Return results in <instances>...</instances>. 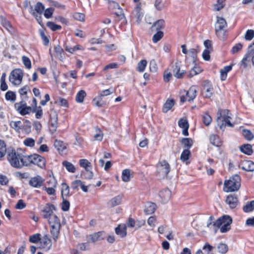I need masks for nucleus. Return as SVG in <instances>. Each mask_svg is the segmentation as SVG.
I'll list each match as a JSON object with an SVG mask.
<instances>
[{"label":"nucleus","mask_w":254,"mask_h":254,"mask_svg":"<svg viewBox=\"0 0 254 254\" xmlns=\"http://www.w3.org/2000/svg\"><path fill=\"white\" fill-rule=\"evenodd\" d=\"M45 180L41 176L37 175L30 178L29 185L35 188H40L43 187Z\"/></svg>","instance_id":"obj_10"},{"label":"nucleus","mask_w":254,"mask_h":254,"mask_svg":"<svg viewBox=\"0 0 254 254\" xmlns=\"http://www.w3.org/2000/svg\"><path fill=\"white\" fill-rule=\"evenodd\" d=\"M62 164L69 172L73 173L75 172V167L71 163L67 161H64Z\"/></svg>","instance_id":"obj_35"},{"label":"nucleus","mask_w":254,"mask_h":254,"mask_svg":"<svg viewBox=\"0 0 254 254\" xmlns=\"http://www.w3.org/2000/svg\"><path fill=\"white\" fill-rule=\"evenodd\" d=\"M202 121L206 126H209L212 122L211 116L207 113H204L202 115Z\"/></svg>","instance_id":"obj_54"},{"label":"nucleus","mask_w":254,"mask_h":254,"mask_svg":"<svg viewBox=\"0 0 254 254\" xmlns=\"http://www.w3.org/2000/svg\"><path fill=\"white\" fill-rule=\"evenodd\" d=\"M213 88L211 86H206L204 88L203 95L205 98H210L212 95Z\"/></svg>","instance_id":"obj_49"},{"label":"nucleus","mask_w":254,"mask_h":254,"mask_svg":"<svg viewBox=\"0 0 254 254\" xmlns=\"http://www.w3.org/2000/svg\"><path fill=\"white\" fill-rule=\"evenodd\" d=\"M41 235L40 234L36 233L29 237V241L32 243L37 244L40 242Z\"/></svg>","instance_id":"obj_48"},{"label":"nucleus","mask_w":254,"mask_h":254,"mask_svg":"<svg viewBox=\"0 0 254 254\" xmlns=\"http://www.w3.org/2000/svg\"><path fill=\"white\" fill-rule=\"evenodd\" d=\"M243 48V45L240 43L235 44L232 48L231 52L232 54H235L240 51Z\"/></svg>","instance_id":"obj_60"},{"label":"nucleus","mask_w":254,"mask_h":254,"mask_svg":"<svg viewBox=\"0 0 254 254\" xmlns=\"http://www.w3.org/2000/svg\"><path fill=\"white\" fill-rule=\"evenodd\" d=\"M54 146L59 151H63L66 149V145L65 143L61 140H56L54 143Z\"/></svg>","instance_id":"obj_44"},{"label":"nucleus","mask_w":254,"mask_h":254,"mask_svg":"<svg viewBox=\"0 0 254 254\" xmlns=\"http://www.w3.org/2000/svg\"><path fill=\"white\" fill-rule=\"evenodd\" d=\"M10 126L17 132H20V129L22 128L23 127L22 123L20 121H11L10 123Z\"/></svg>","instance_id":"obj_40"},{"label":"nucleus","mask_w":254,"mask_h":254,"mask_svg":"<svg viewBox=\"0 0 254 254\" xmlns=\"http://www.w3.org/2000/svg\"><path fill=\"white\" fill-rule=\"evenodd\" d=\"M224 190L226 192L237 191L241 186V178L237 175L232 176L224 183Z\"/></svg>","instance_id":"obj_3"},{"label":"nucleus","mask_w":254,"mask_h":254,"mask_svg":"<svg viewBox=\"0 0 254 254\" xmlns=\"http://www.w3.org/2000/svg\"><path fill=\"white\" fill-rule=\"evenodd\" d=\"M23 72L20 68H15L12 70L9 76V79H22Z\"/></svg>","instance_id":"obj_16"},{"label":"nucleus","mask_w":254,"mask_h":254,"mask_svg":"<svg viewBox=\"0 0 254 254\" xmlns=\"http://www.w3.org/2000/svg\"><path fill=\"white\" fill-rule=\"evenodd\" d=\"M190 154V151L188 149H185L182 153L180 157V159L187 165L189 164V162L188 161L189 159Z\"/></svg>","instance_id":"obj_32"},{"label":"nucleus","mask_w":254,"mask_h":254,"mask_svg":"<svg viewBox=\"0 0 254 254\" xmlns=\"http://www.w3.org/2000/svg\"><path fill=\"white\" fill-rule=\"evenodd\" d=\"M47 26L53 31L60 30L62 29V26L61 25H58L52 21L47 22Z\"/></svg>","instance_id":"obj_45"},{"label":"nucleus","mask_w":254,"mask_h":254,"mask_svg":"<svg viewBox=\"0 0 254 254\" xmlns=\"http://www.w3.org/2000/svg\"><path fill=\"white\" fill-rule=\"evenodd\" d=\"M194 66L190 70L189 73L188 74V77L191 78L194 75H195L202 71V69L196 65L195 63H194Z\"/></svg>","instance_id":"obj_31"},{"label":"nucleus","mask_w":254,"mask_h":254,"mask_svg":"<svg viewBox=\"0 0 254 254\" xmlns=\"http://www.w3.org/2000/svg\"><path fill=\"white\" fill-rule=\"evenodd\" d=\"M123 198V195H117L109 200L108 204L113 207L119 205L121 204Z\"/></svg>","instance_id":"obj_25"},{"label":"nucleus","mask_w":254,"mask_h":254,"mask_svg":"<svg viewBox=\"0 0 254 254\" xmlns=\"http://www.w3.org/2000/svg\"><path fill=\"white\" fill-rule=\"evenodd\" d=\"M130 171L129 169H125L122 172V179L123 181L128 182L130 180Z\"/></svg>","instance_id":"obj_43"},{"label":"nucleus","mask_w":254,"mask_h":254,"mask_svg":"<svg viewBox=\"0 0 254 254\" xmlns=\"http://www.w3.org/2000/svg\"><path fill=\"white\" fill-rule=\"evenodd\" d=\"M226 202L231 208H235L238 204V197L235 195H229L227 197Z\"/></svg>","instance_id":"obj_15"},{"label":"nucleus","mask_w":254,"mask_h":254,"mask_svg":"<svg viewBox=\"0 0 254 254\" xmlns=\"http://www.w3.org/2000/svg\"><path fill=\"white\" fill-rule=\"evenodd\" d=\"M61 226L50 227V234L54 242H57L59 238Z\"/></svg>","instance_id":"obj_21"},{"label":"nucleus","mask_w":254,"mask_h":254,"mask_svg":"<svg viewBox=\"0 0 254 254\" xmlns=\"http://www.w3.org/2000/svg\"><path fill=\"white\" fill-rule=\"evenodd\" d=\"M173 66V72L174 75L177 78H182L184 77V75L186 73L184 70L181 71L180 67L178 63H175Z\"/></svg>","instance_id":"obj_18"},{"label":"nucleus","mask_w":254,"mask_h":254,"mask_svg":"<svg viewBox=\"0 0 254 254\" xmlns=\"http://www.w3.org/2000/svg\"><path fill=\"white\" fill-rule=\"evenodd\" d=\"M165 21L164 20L161 19L155 21L151 27V29L152 31H161L165 27Z\"/></svg>","instance_id":"obj_20"},{"label":"nucleus","mask_w":254,"mask_h":254,"mask_svg":"<svg viewBox=\"0 0 254 254\" xmlns=\"http://www.w3.org/2000/svg\"><path fill=\"white\" fill-rule=\"evenodd\" d=\"M50 131L54 133L58 127V114L54 109H52L50 113Z\"/></svg>","instance_id":"obj_8"},{"label":"nucleus","mask_w":254,"mask_h":254,"mask_svg":"<svg viewBox=\"0 0 254 254\" xmlns=\"http://www.w3.org/2000/svg\"><path fill=\"white\" fill-rule=\"evenodd\" d=\"M178 125L183 129L182 134L185 136L189 135L188 129L189 124L186 118L180 119L178 121Z\"/></svg>","instance_id":"obj_13"},{"label":"nucleus","mask_w":254,"mask_h":254,"mask_svg":"<svg viewBox=\"0 0 254 254\" xmlns=\"http://www.w3.org/2000/svg\"><path fill=\"white\" fill-rule=\"evenodd\" d=\"M6 152V143L3 140H0V159L3 157Z\"/></svg>","instance_id":"obj_46"},{"label":"nucleus","mask_w":254,"mask_h":254,"mask_svg":"<svg viewBox=\"0 0 254 254\" xmlns=\"http://www.w3.org/2000/svg\"><path fill=\"white\" fill-rule=\"evenodd\" d=\"M213 248L209 243H206L202 247L203 254H213L212 253Z\"/></svg>","instance_id":"obj_47"},{"label":"nucleus","mask_w":254,"mask_h":254,"mask_svg":"<svg viewBox=\"0 0 254 254\" xmlns=\"http://www.w3.org/2000/svg\"><path fill=\"white\" fill-rule=\"evenodd\" d=\"M147 62L145 60H141L137 64V69L139 72H143L146 66Z\"/></svg>","instance_id":"obj_52"},{"label":"nucleus","mask_w":254,"mask_h":254,"mask_svg":"<svg viewBox=\"0 0 254 254\" xmlns=\"http://www.w3.org/2000/svg\"><path fill=\"white\" fill-rule=\"evenodd\" d=\"M159 196L163 203H166L171 198V191L167 189H164L160 192Z\"/></svg>","instance_id":"obj_23"},{"label":"nucleus","mask_w":254,"mask_h":254,"mask_svg":"<svg viewBox=\"0 0 254 254\" xmlns=\"http://www.w3.org/2000/svg\"><path fill=\"white\" fill-rule=\"evenodd\" d=\"M5 99L13 103L15 101L16 96L15 92L11 91H7L5 95Z\"/></svg>","instance_id":"obj_41"},{"label":"nucleus","mask_w":254,"mask_h":254,"mask_svg":"<svg viewBox=\"0 0 254 254\" xmlns=\"http://www.w3.org/2000/svg\"><path fill=\"white\" fill-rule=\"evenodd\" d=\"M48 221L50 228L56 226H61L60 220L57 215L56 216H52V218Z\"/></svg>","instance_id":"obj_33"},{"label":"nucleus","mask_w":254,"mask_h":254,"mask_svg":"<svg viewBox=\"0 0 254 254\" xmlns=\"http://www.w3.org/2000/svg\"><path fill=\"white\" fill-rule=\"evenodd\" d=\"M156 210V205L154 203L148 202L145 204L144 212L146 214H151L155 212Z\"/></svg>","instance_id":"obj_27"},{"label":"nucleus","mask_w":254,"mask_h":254,"mask_svg":"<svg viewBox=\"0 0 254 254\" xmlns=\"http://www.w3.org/2000/svg\"><path fill=\"white\" fill-rule=\"evenodd\" d=\"M240 149L242 152L248 155H251L253 152L252 146L250 144H243L240 147Z\"/></svg>","instance_id":"obj_30"},{"label":"nucleus","mask_w":254,"mask_h":254,"mask_svg":"<svg viewBox=\"0 0 254 254\" xmlns=\"http://www.w3.org/2000/svg\"><path fill=\"white\" fill-rule=\"evenodd\" d=\"M217 122L219 120L222 119V121L225 123V125H227L230 127H233L234 125L230 122L231 113L228 110H218L217 114Z\"/></svg>","instance_id":"obj_6"},{"label":"nucleus","mask_w":254,"mask_h":254,"mask_svg":"<svg viewBox=\"0 0 254 254\" xmlns=\"http://www.w3.org/2000/svg\"><path fill=\"white\" fill-rule=\"evenodd\" d=\"M31 8L33 11L36 13V14H42L45 7L44 5L41 2L38 1L35 4L34 8H33L32 5H30L28 10L30 13Z\"/></svg>","instance_id":"obj_14"},{"label":"nucleus","mask_w":254,"mask_h":254,"mask_svg":"<svg viewBox=\"0 0 254 254\" xmlns=\"http://www.w3.org/2000/svg\"><path fill=\"white\" fill-rule=\"evenodd\" d=\"M197 88L195 86H191L186 93V97H188L189 101H192L196 96Z\"/></svg>","instance_id":"obj_24"},{"label":"nucleus","mask_w":254,"mask_h":254,"mask_svg":"<svg viewBox=\"0 0 254 254\" xmlns=\"http://www.w3.org/2000/svg\"><path fill=\"white\" fill-rule=\"evenodd\" d=\"M164 33L162 31H158L153 35L152 37V41L154 43H157L163 37Z\"/></svg>","instance_id":"obj_50"},{"label":"nucleus","mask_w":254,"mask_h":254,"mask_svg":"<svg viewBox=\"0 0 254 254\" xmlns=\"http://www.w3.org/2000/svg\"><path fill=\"white\" fill-rule=\"evenodd\" d=\"M233 65V64H230L229 65H227L224 66L223 68L221 69V79H225V78H226L227 73L230 70H231Z\"/></svg>","instance_id":"obj_37"},{"label":"nucleus","mask_w":254,"mask_h":254,"mask_svg":"<svg viewBox=\"0 0 254 254\" xmlns=\"http://www.w3.org/2000/svg\"><path fill=\"white\" fill-rule=\"evenodd\" d=\"M35 140L32 138L28 137L26 138L24 141H23V144L28 147H33L35 145Z\"/></svg>","instance_id":"obj_62"},{"label":"nucleus","mask_w":254,"mask_h":254,"mask_svg":"<svg viewBox=\"0 0 254 254\" xmlns=\"http://www.w3.org/2000/svg\"><path fill=\"white\" fill-rule=\"evenodd\" d=\"M74 19L80 21H83L85 20V15L82 13L75 12L73 14Z\"/></svg>","instance_id":"obj_64"},{"label":"nucleus","mask_w":254,"mask_h":254,"mask_svg":"<svg viewBox=\"0 0 254 254\" xmlns=\"http://www.w3.org/2000/svg\"><path fill=\"white\" fill-rule=\"evenodd\" d=\"M54 205L47 204L41 210L43 218L49 220L52 216H56V215L54 213Z\"/></svg>","instance_id":"obj_9"},{"label":"nucleus","mask_w":254,"mask_h":254,"mask_svg":"<svg viewBox=\"0 0 254 254\" xmlns=\"http://www.w3.org/2000/svg\"><path fill=\"white\" fill-rule=\"evenodd\" d=\"M232 217L228 215H225L218 218L213 225L220 228L221 233H224L231 229V224L232 223Z\"/></svg>","instance_id":"obj_2"},{"label":"nucleus","mask_w":254,"mask_h":254,"mask_svg":"<svg viewBox=\"0 0 254 254\" xmlns=\"http://www.w3.org/2000/svg\"><path fill=\"white\" fill-rule=\"evenodd\" d=\"M210 142L216 146L219 147L222 145V142L217 135H211L210 136Z\"/></svg>","instance_id":"obj_39"},{"label":"nucleus","mask_w":254,"mask_h":254,"mask_svg":"<svg viewBox=\"0 0 254 254\" xmlns=\"http://www.w3.org/2000/svg\"><path fill=\"white\" fill-rule=\"evenodd\" d=\"M254 209V200L248 201L243 206V210L246 213L252 212Z\"/></svg>","instance_id":"obj_36"},{"label":"nucleus","mask_w":254,"mask_h":254,"mask_svg":"<svg viewBox=\"0 0 254 254\" xmlns=\"http://www.w3.org/2000/svg\"><path fill=\"white\" fill-rule=\"evenodd\" d=\"M14 108L16 111L22 116L28 115L32 111V108L30 106H28L24 101L16 103L14 104Z\"/></svg>","instance_id":"obj_7"},{"label":"nucleus","mask_w":254,"mask_h":254,"mask_svg":"<svg viewBox=\"0 0 254 254\" xmlns=\"http://www.w3.org/2000/svg\"><path fill=\"white\" fill-rule=\"evenodd\" d=\"M243 134L245 136V137L248 140H251L254 137V135L249 130L244 129L243 131Z\"/></svg>","instance_id":"obj_63"},{"label":"nucleus","mask_w":254,"mask_h":254,"mask_svg":"<svg viewBox=\"0 0 254 254\" xmlns=\"http://www.w3.org/2000/svg\"><path fill=\"white\" fill-rule=\"evenodd\" d=\"M62 196L63 198H66L69 193V188L65 183L62 184Z\"/></svg>","instance_id":"obj_42"},{"label":"nucleus","mask_w":254,"mask_h":254,"mask_svg":"<svg viewBox=\"0 0 254 254\" xmlns=\"http://www.w3.org/2000/svg\"><path fill=\"white\" fill-rule=\"evenodd\" d=\"M116 234L123 238L127 235V227L125 225H119L115 229Z\"/></svg>","instance_id":"obj_26"},{"label":"nucleus","mask_w":254,"mask_h":254,"mask_svg":"<svg viewBox=\"0 0 254 254\" xmlns=\"http://www.w3.org/2000/svg\"><path fill=\"white\" fill-rule=\"evenodd\" d=\"M86 96L85 91L81 90L76 95L75 100L77 103H82L83 102L84 99Z\"/></svg>","instance_id":"obj_38"},{"label":"nucleus","mask_w":254,"mask_h":254,"mask_svg":"<svg viewBox=\"0 0 254 254\" xmlns=\"http://www.w3.org/2000/svg\"><path fill=\"white\" fill-rule=\"evenodd\" d=\"M141 3H138L136 7L134 8L133 11V13L134 14V16L136 18V22L138 23H139L140 21H141L142 18L143 16V14L142 12H141Z\"/></svg>","instance_id":"obj_22"},{"label":"nucleus","mask_w":254,"mask_h":254,"mask_svg":"<svg viewBox=\"0 0 254 254\" xmlns=\"http://www.w3.org/2000/svg\"><path fill=\"white\" fill-rule=\"evenodd\" d=\"M241 168L248 172L254 171V163L251 160H245L241 163Z\"/></svg>","instance_id":"obj_17"},{"label":"nucleus","mask_w":254,"mask_h":254,"mask_svg":"<svg viewBox=\"0 0 254 254\" xmlns=\"http://www.w3.org/2000/svg\"><path fill=\"white\" fill-rule=\"evenodd\" d=\"M181 142L184 147H187L188 149L191 147L193 143L192 140L190 138H183Z\"/></svg>","instance_id":"obj_51"},{"label":"nucleus","mask_w":254,"mask_h":254,"mask_svg":"<svg viewBox=\"0 0 254 254\" xmlns=\"http://www.w3.org/2000/svg\"><path fill=\"white\" fill-rule=\"evenodd\" d=\"M92 103L94 106L98 107H103L106 104V102L103 100V97L99 94L93 99Z\"/></svg>","instance_id":"obj_28"},{"label":"nucleus","mask_w":254,"mask_h":254,"mask_svg":"<svg viewBox=\"0 0 254 254\" xmlns=\"http://www.w3.org/2000/svg\"><path fill=\"white\" fill-rule=\"evenodd\" d=\"M175 103L173 99H167L163 106L162 112L165 113L168 112L174 106Z\"/></svg>","instance_id":"obj_29"},{"label":"nucleus","mask_w":254,"mask_h":254,"mask_svg":"<svg viewBox=\"0 0 254 254\" xmlns=\"http://www.w3.org/2000/svg\"><path fill=\"white\" fill-rule=\"evenodd\" d=\"M26 160L25 166H28L31 164H33L41 168H43L46 165L45 159L43 157L37 154L27 155Z\"/></svg>","instance_id":"obj_4"},{"label":"nucleus","mask_w":254,"mask_h":254,"mask_svg":"<svg viewBox=\"0 0 254 254\" xmlns=\"http://www.w3.org/2000/svg\"><path fill=\"white\" fill-rule=\"evenodd\" d=\"M217 23L215 25L216 33H217L219 31H221L225 27L227 26V22L224 18L218 16H217Z\"/></svg>","instance_id":"obj_19"},{"label":"nucleus","mask_w":254,"mask_h":254,"mask_svg":"<svg viewBox=\"0 0 254 254\" xmlns=\"http://www.w3.org/2000/svg\"><path fill=\"white\" fill-rule=\"evenodd\" d=\"M54 8L53 7H49L46 9L45 8L44 11V15L47 19H49L52 17L54 11Z\"/></svg>","instance_id":"obj_53"},{"label":"nucleus","mask_w":254,"mask_h":254,"mask_svg":"<svg viewBox=\"0 0 254 254\" xmlns=\"http://www.w3.org/2000/svg\"><path fill=\"white\" fill-rule=\"evenodd\" d=\"M115 92V89H114L113 88H110L108 89L104 90L99 92V94H100L102 97H103L104 96H108Z\"/></svg>","instance_id":"obj_55"},{"label":"nucleus","mask_w":254,"mask_h":254,"mask_svg":"<svg viewBox=\"0 0 254 254\" xmlns=\"http://www.w3.org/2000/svg\"><path fill=\"white\" fill-rule=\"evenodd\" d=\"M39 34L43 42V44L45 46H47L49 43V39L48 37L45 35L44 31L42 29H40Z\"/></svg>","instance_id":"obj_59"},{"label":"nucleus","mask_w":254,"mask_h":254,"mask_svg":"<svg viewBox=\"0 0 254 254\" xmlns=\"http://www.w3.org/2000/svg\"><path fill=\"white\" fill-rule=\"evenodd\" d=\"M217 249L218 252L221 254H225L228 250L227 245L224 243H220L217 246Z\"/></svg>","instance_id":"obj_57"},{"label":"nucleus","mask_w":254,"mask_h":254,"mask_svg":"<svg viewBox=\"0 0 254 254\" xmlns=\"http://www.w3.org/2000/svg\"><path fill=\"white\" fill-rule=\"evenodd\" d=\"M47 187H57V182L54 177H50L46 182Z\"/></svg>","instance_id":"obj_61"},{"label":"nucleus","mask_w":254,"mask_h":254,"mask_svg":"<svg viewBox=\"0 0 254 254\" xmlns=\"http://www.w3.org/2000/svg\"><path fill=\"white\" fill-rule=\"evenodd\" d=\"M170 166L165 160L160 161L157 165V175L161 179L166 177L170 171Z\"/></svg>","instance_id":"obj_5"},{"label":"nucleus","mask_w":254,"mask_h":254,"mask_svg":"<svg viewBox=\"0 0 254 254\" xmlns=\"http://www.w3.org/2000/svg\"><path fill=\"white\" fill-rule=\"evenodd\" d=\"M254 37V30L252 29H248L247 30L245 35L244 38L247 41H251Z\"/></svg>","instance_id":"obj_56"},{"label":"nucleus","mask_w":254,"mask_h":254,"mask_svg":"<svg viewBox=\"0 0 254 254\" xmlns=\"http://www.w3.org/2000/svg\"><path fill=\"white\" fill-rule=\"evenodd\" d=\"M55 103L65 107L68 106L67 101L65 99L62 97H59L55 101Z\"/></svg>","instance_id":"obj_58"},{"label":"nucleus","mask_w":254,"mask_h":254,"mask_svg":"<svg viewBox=\"0 0 254 254\" xmlns=\"http://www.w3.org/2000/svg\"><path fill=\"white\" fill-rule=\"evenodd\" d=\"M199 52V46L198 45H196V48H191L189 50L188 52L189 53L190 56L192 58L193 63H195L197 58V54Z\"/></svg>","instance_id":"obj_34"},{"label":"nucleus","mask_w":254,"mask_h":254,"mask_svg":"<svg viewBox=\"0 0 254 254\" xmlns=\"http://www.w3.org/2000/svg\"><path fill=\"white\" fill-rule=\"evenodd\" d=\"M52 246V242L48 234H45L41 238L40 248L42 249L49 251Z\"/></svg>","instance_id":"obj_11"},{"label":"nucleus","mask_w":254,"mask_h":254,"mask_svg":"<svg viewBox=\"0 0 254 254\" xmlns=\"http://www.w3.org/2000/svg\"><path fill=\"white\" fill-rule=\"evenodd\" d=\"M105 238V234L104 232H98L87 237V241L89 243H95L97 241L104 240Z\"/></svg>","instance_id":"obj_12"},{"label":"nucleus","mask_w":254,"mask_h":254,"mask_svg":"<svg viewBox=\"0 0 254 254\" xmlns=\"http://www.w3.org/2000/svg\"><path fill=\"white\" fill-rule=\"evenodd\" d=\"M26 156L21 149H12L8 152L7 160L12 167L21 168L25 166Z\"/></svg>","instance_id":"obj_1"}]
</instances>
